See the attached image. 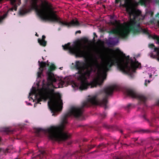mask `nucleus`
Listing matches in <instances>:
<instances>
[{
  "instance_id": "1",
  "label": "nucleus",
  "mask_w": 159,
  "mask_h": 159,
  "mask_svg": "<svg viewBox=\"0 0 159 159\" xmlns=\"http://www.w3.org/2000/svg\"><path fill=\"white\" fill-rule=\"evenodd\" d=\"M119 87L116 85L108 86L103 89L104 98L102 100L98 99L97 95H95L84 101L80 107H71L69 111L62 118L61 124L58 126H52L47 129H43V133H48L49 138L51 139L58 141H64L70 137V135L64 130L65 125L67 124V118L71 116L76 117L81 116L84 107H88L91 105H102L105 108L107 107L108 98L112 95L114 90H117Z\"/></svg>"
},
{
  "instance_id": "2",
  "label": "nucleus",
  "mask_w": 159,
  "mask_h": 159,
  "mask_svg": "<svg viewBox=\"0 0 159 159\" xmlns=\"http://www.w3.org/2000/svg\"><path fill=\"white\" fill-rule=\"evenodd\" d=\"M96 65L99 68L97 72L98 76L89 82L87 79L89 78L93 70L92 67L91 66L89 69L88 66L86 65L84 62L77 61H75L74 68L78 70L75 74V77L80 82L79 89L81 90H86L89 88L96 87L98 85L100 86L106 79V74L102 75L101 69L97 61Z\"/></svg>"
},
{
  "instance_id": "3",
  "label": "nucleus",
  "mask_w": 159,
  "mask_h": 159,
  "mask_svg": "<svg viewBox=\"0 0 159 159\" xmlns=\"http://www.w3.org/2000/svg\"><path fill=\"white\" fill-rule=\"evenodd\" d=\"M38 0H30V7L31 9L35 10L38 15L42 20L52 22H57L60 24L67 26L68 27H78L80 24L76 18L73 19L70 22L63 21L52 10V6L48 2L45 5H43L40 9L39 8L37 4Z\"/></svg>"
},
{
  "instance_id": "4",
  "label": "nucleus",
  "mask_w": 159,
  "mask_h": 159,
  "mask_svg": "<svg viewBox=\"0 0 159 159\" xmlns=\"http://www.w3.org/2000/svg\"><path fill=\"white\" fill-rule=\"evenodd\" d=\"M128 13L130 20L126 23L125 29L122 31V24L120 23V39L127 38L130 32L134 35L139 34L141 33L149 34L147 30L143 29L140 26L139 20L141 12L135 9Z\"/></svg>"
},
{
  "instance_id": "5",
  "label": "nucleus",
  "mask_w": 159,
  "mask_h": 159,
  "mask_svg": "<svg viewBox=\"0 0 159 159\" xmlns=\"http://www.w3.org/2000/svg\"><path fill=\"white\" fill-rule=\"evenodd\" d=\"M135 59V61L129 58V56L126 57L125 55L120 50V71L123 73L131 75L134 72L136 68L139 66L141 63Z\"/></svg>"
},
{
  "instance_id": "6",
  "label": "nucleus",
  "mask_w": 159,
  "mask_h": 159,
  "mask_svg": "<svg viewBox=\"0 0 159 159\" xmlns=\"http://www.w3.org/2000/svg\"><path fill=\"white\" fill-rule=\"evenodd\" d=\"M46 95L51 98L50 101L48 102V105L50 109L52 112H58L61 111L63 103L61 99V95L58 93L54 92V89H49L46 93Z\"/></svg>"
},
{
  "instance_id": "7",
  "label": "nucleus",
  "mask_w": 159,
  "mask_h": 159,
  "mask_svg": "<svg viewBox=\"0 0 159 159\" xmlns=\"http://www.w3.org/2000/svg\"><path fill=\"white\" fill-rule=\"evenodd\" d=\"M110 24L115 27L108 32L110 34H114L116 37L114 38H110L106 42L109 47H113L116 45L119 40V21L114 20L111 21Z\"/></svg>"
},
{
  "instance_id": "8",
  "label": "nucleus",
  "mask_w": 159,
  "mask_h": 159,
  "mask_svg": "<svg viewBox=\"0 0 159 159\" xmlns=\"http://www.w3.org/2000/svg\"><path fill=\"white\" fill-rule=\"evenodd\" d=\"M70 43H68L64 45H62L63 49L65 50H69V52L74 54L76 57H85L87 56L89 53L88 51L85 49L82 50L81 48V45L80 44H76L73 46H70Z\"/></svg>"
},
{
  "instance_id": "9",
  "label": "nucleus",
  "mask_w": 159,
  "mask_h": 159,
  "mask_svg": "<svg viewBox=\"0 0 159 159\" xmlns=\"http://www.w3.org/2000/svg\"><path fill=\"white\" fill-rule=\"evenodd\" d=\"M56 67L53 64L51 65L48 68V70L46 72L47 76L48 86H50L54 89L57 88V87H55L53 84V83L56 82L57 80L55 78L54 75L52 71L55 70Z\"/></svg>"
},
{
  "instance_id": "10",
  "label": "nucleus",
  "mask_w": 159,
  "mask_h": 159,
  "mask_svg": "<svg viewBox=\"0 0 159 159\" xmlns=\"http://www.w3.org/2000/svg\"><path fill=\"white\" fill-rule=\"evenodd\" d=\"M117 57H115L113 59L107 61L103 66V70L105 72L108 71L113 65H117V68L119 70V49H117Z\"/></svg>"
},
{
  "instance_id": "11",
  "label": "nucleus",
  "mask_w": 159,
  "mask_h": 159,
  "mask_svg": "<svg viewBox=\"0 0 159 159\" xmlns=\"http://www.w3.org/2000/svg\"><path fill=\"white\" fill-rule=\"evenodd\" d=\"M124 92L126 95L132 98H136L143 103L145 102L147 98L143 95L139 94L132 89H125Z\"/></svg>"
},
{
  "instance_id": "12",
  "label": "nucleus",
  "mask_w": 159,
  "mask_h": 159,
  "mask_svg": "<svg viewBox=\"0 0 159 159\" xmlns=\"http://www.w3.org/2000/svg\"><path fill=\"white\" fill-rule=\"evenodd\" d=\"M148 47L151 49H153V52L150 53L151 57L156 59L159 62V48L156 47L153 44L151 43L148 45Z\"/></svg>"
},
{
  "instance_id": "13",
  "label": "nucleus",
  "mask_w": 159,
  "mask_h": 159,
  "mask_svg": "<svg viewBox=\"0 0 159 159\" xmlns=\"http://www.w3.org/2000/svg\"><path fill=\"white\" fill-rule=\"evenodd\" d=\"M38 63H39V69L40 70H41V72H38V78H40L41 77V75L43 70L44 68L46 67L47 65L48 66H49V64H47L45 62L42 61L41 62H40L39 61H38Z\"/></svg>"
},
{
  "instance_id": "14",
  "label": "nucleus",
  "mask_w": 159,
  "mask_h": 159,
  "mask_svg": "<svg viewBox=\"0 0 159 159\" xmlns=\"http://www.w3.org/2000/svg\"><path fill=\"white\" fill-rule=\"evenodd\" d=\"M125 3L124 5L125 7L126 8V11L128 13L129 12L131 11L132 10L135 9L132 8L130 6V5L131 3L132 0H124ZM121 3L120 2V6Z\"/></svg>"
},
{
  "instance_id": "15",
  "label": "nucleus",
  "mask_w": 159,
  "mask_h": 159,
  "mask_svg": "<svg viewBox=\"0 0 159 159\" xmlns=\"http://www.w3.org/2000/svg\"><path fill=\"white\" fill-rule=\"evenodd\" d=\"M133 141H134V142L136 143L137 144L139 145H141L142 143L143 142L144 140L141 138H133Z\"/></svg>"
},
{
  "instance_id": "16",
  "label": "nucleus",
  "mask_w": 159,
  "mask_h": 159,
  "mask_svg": "<svg viewBox=\"0 0 159 159\" xmlns=\"http://www.w3.org/2000/svg\"><path fill=\"white\" fill-rule=\"evenodd\" d=\"M45 96L44 94H41L40 96V97L37 100V102L34 103V107H35V106L37 105V104L39 103L41 104V103L40 102L42 101L44 99L45 97Z\"/></svg>"
},
{
  "instance_id": "17",
  "label": "nucleus",
  "mask_w": 159,
  "mask_h": 159,
  "mask_svg": "<svg viewBox=\"0 0 159 159\" xmlns=\"http://www.w3.org/2000/svg\"><path fill=\"white\" fill-rule=\"evenodd\" d=\"M38 42L40 45L43 47H45L47 44V41L45 40H41L40 39H38Z\"/></svg>"
},
{
  "instance_id": "18",
  "label": "nucleus",
  "mask_w": 159,
  "mask_h": 159,
  "mask_svg": "<svg viewBox=\"0 0 159 159\" xmlns=\"http://www.w3.org/2000/svg\"><path fill=\"white\" fill-rule=\"evenodd\" d=\"M139 132L140 133H148L150 132V131L148 129H140L134 131V132Z\"/></svg>"
},
{
  "instance_id": "19",
  "label": "nucleus",
  "mask_w": 159,
  "mask_h": 159,
  "mask_svg": "<svg viewBox=\"0 0 159 159\" xmlns=\"http://www.w3.org/2000/svg\"><path fill=\"white\" fill-rule=\"evenodd\" d=\"M8 11L3 15L2 16H0V23L5 18L7 17L8 14Z\"/></svg>"
},
{
  "instance_id": "20",
  "label": "nucleus",
  "mask_w": 159,
  "mask_h": 159,
  "mask_svg": "<svg viewBox=\"0 0 159 159\" xmlns=\"http://www.w3.org/2000/svg\"><path fill=\"white\" fill-rule=\"evenodd\" d=\"M120 133H121L122 134L121 137L122 138H126L128 137L129 136V134L126 135L123 134V131L122 130L120 129Z\"/></svg>"
},
{
  "instance_id": "21",
  "label": "nucleus",
  "mask_w": 159,
  "mask_h": 159,
  "mask_svg": "<svg viewBox=\"0 0 159 159\" xmlns=\"http://www.w3.org/2000/svg\"><path fill=\"white\" fill-rule=\"evenodd\" d=\"M103 127L108 129H112L113 127L110 125H108L107 124H104L103 125Z\"/></svg>"
},
{
  "instance_id": "22",
  "label": "nucleus",
  "mask_w": 159,
  "mask_h": 159,
  "mask_svg": "<svg viewBox=\"0 0 159 159\" xmlns=\"http://www.w3.org/2000/svg\"><path fill=\"white\" fill-rule=\"evenodd\" d=\"M147 0H139V3L142 5H145Z\"/></svg>"
},
{
  "instance_id": "23",
  "label": "nucleus",
  "mask_w": 159,
  "mask_h": 159,
  "mask_svg": "<svg viewBox=\"0 0 159 159\" xmlns=\"http://www.w3.org/2000/svg\"><path fill=\"white\" fill-rule=\"evenodd\" d=\"M4 131L8 133H12L13 132L12 130H11L10 129L8 128H6L4 129Z\"/></svg>"
},
{
  "instance_id": "24",
  "label": "nucleus",
  "mask_w": 159,
  "mask_h": 159,
  "mask_svg": "<svg viewBox=\"0 0 159 159\" xmlns=\"http://www.w3.org/2000/svg\"><path fill=\"white\" fill-rule=\"evenodd\" d=\"M95 147L93 145H88V150H87V151H89Z\"/></svg>"
},
{
  "instance_id": "25",
  "label": "nucleus",
  "mask_w": 159,
  "mask_h": 159,
  "mask_svg": "<svg viewBox=\"0 0 159 159\" xmlns=\"http://www.w3.org/2000/svg\"><path fill=\"white\" fill-rule=\"evenodd\" d=\"M106 116L107 113L105 112H103L102 114H100V116L102 119L104 118Z\"/></svg>"
},
{
  "instance_id": "26",
  "label": "nucleus",
  "mask_w": 159,
  "mask_h": 159,
  "mask_svg": "<svg viewBox=\"0 0 159 159\" xmlns=\"http://www.w3.org/2000/svg\"><path fill=\"white\" fill-rule=\"evenodd\" d=\"M17 6L16 5H15L13 8L10 9V10L11 11H13V10L16 11L17 9Z\"/></svg>"
},
{
  "instance_id": "27",
  "label": "nucleus",
  "mask_w": 159,
  "mask_h": 159,
  "mask_svg": "<svg viewBox=\"0 0 159 159\" xmlns=\"http://www.w3.org/2000/svg\"><path fill=\"white\" fill-rule=\"evenodd\" d=\"M127 157L126 156H122L120 155V159H127Z\"/></svg>"
},
{
  "instance_id": "28",
  "label": "nucleus",
  "mask_w": 159,
  "mask_h": 159,
  "mask_svg": "<svg viewBox=\"0 0 159 159\" xmlns=\"http://www.w3.org/2000/svg\"><path fill=\"white\" fill-rule=\"evenodd\" d=\"M20 1V0H19ZM16 0H11V3L12 5H14Z\"/></svg>"
},
{
  "instance_id": "29",
  "label": "nucleus",
  "mask_w": 159,
  "mask_h": 159,
  "mask_svg": "<svg viewBox=\"0 0 159 159\" xmlns=\"http://www.w3.org/2000/svg\"><path fill=\"white\" fill-rule=\"evenodd\" d=\"M121 145V147L122 148L124 147H126L127 146V145L125 143H120V145Z\"/></svg>"
},
{
  "instance_id": "30",
  "label": "nucleus",
  "mask_w": 159,
  "mask_h": 159,
  "mask_svg": "<svg viewBox=\"0 0 159 159\" xmlns=\"http://www.w3.org/2000/svg\"><path fill=\"white\" fill-rule=\"evenodd\" d=\"M158 36H157L156 35H153L152 36V38L154 39H157V38L158 37Z\"/></svg>"
},
{
  "instance_id": "31",
  "label": "nucleus",
  "mask_w": 159,
  "mask_h": 159,
  "mask_svg": "<svg viewBox=\"0 0 159 159\" xmlns=\"http://www.w3.org/2000/svg\"><path fill=\"white\" fill-rule=\"evenodd\" d=\"M83 41L85 43H87V42H88V41H89L88 39L87 38H85L83 39Z\"/></svg>"
},
{
  "instance_id": "32",
  "label": "nucleus",
  "mask_w": 159,
  "mask_h": 159,
  "mask_svg": "<svg viewBox=\"0 0 159 159\" xmlns=\"http://www.w3.org/2000/svg\"><path fill=\"white\" fill-rule=\"evenodd\" d=\"M152 148H153V147L152 146H151L149 147H148L146 146L145 147V149L146 150L147 149H149L151 150V149H152Z\"/></svg>"
},
{
  "instance_id": "33",
  "label": "nucleus",
  "mask_w": 159,
  "mask_h": 159,
  "mask_svg": "<svg viewBox=\"0 0 159 159\" xmlns=\"http://www.w3.org/2000/svg\"><path fill=\"white\" fill-rule=\"evenodd\" d=\"M157 41L156 42V43L157 44H159V37L158 36L157 38V39H156Z\"/></svg>"
},
{
  "instance_id": "34",
  "label": "nucleus",
  "mask_w": 159,
  "mask_h": 159,
  "mask_svg": "<svg viewBox=\"0 0 159 159\" xmlns=\"http://www.w3.org/2000/svg\"><path fill=\"white\" fill-rule=\"evenodd\" d=\"M100 128L99 126H97L95 128V129L97 131H99L100 130Z\"/></svg>"
},
{
  "instance_id": "35",
  "label": "nucleus",
  "mask_w": 159,
  "mask_h": 159,
  "mask_svg": "<svg viewBox=\"0 0 159 159\" xmlns=\"http://www.w3.org/2000/svg\"><path fill=\"white\" fill-rule=\"evenodd\" d=\"M119 2V0H115V3L116 5V4H118V3Z\"/></svg>"
},
{
  "instance_id": "36",
  "label": "nucleus",
  "mask_w": 159,
  "mask_h": 159,
  "mask_svg": "<svg viewBox=\"0 0 159 159\" xmlns=\"http://www.w3.org/2000/svg\"><path fill=\"white\" fill-rule=\"evenodd\" d=\"M46 38V37L45 35H43L42 36V39L41 40H45V39Z\"/></svg>"
},
{
  "instance_id": "37",
  "label": "nucleus",
  "mask_w": 159,
  "mask_h": 159,
  "mask_svg": "<svg viewBox=\"0 0 159 159\" xmlns=\"http://www.w3.org/2000/svg\"><path fill=\"white\" fill-rule=\"evenodd\" d=\"M81 33V31L80 30H78V31H76V32H75V34H76L77 33H79V34H80Z\"/></svg>"
},
{
  "instance_id": "38",
  "label": "nucleus",
  "mask_w": 159,
  "mask_h": 159,
  "mask_svg": "<svg viewBox=\"0 0 159 159\" xmlns=\"http://www.w3.org/2000/svg\"><path fill=\"white\" fill-rule=\"evenodd\" d=\"M131 106V104H129L127 106V107L128 108H129Z\"/></svg>"
},
{
  "instance_id": "39",
  "label": "nucleus",
  "mask_w": 159,
  "mask_h": 159,
  "mask_svg": "<svg viewBox=\"0 0 159 159\" xmlns=\"http://www.w3.org/2000/svg\"><path fill=\"white\" fill-rule=\"evenodd\" d=\"M157 105L159 106V100L157 101Z\"/></svg>"
},
{
  "instance_id": "40",
  "label": "nucleus",
  "mask_w": 159,
  "mask_h": 159,
  "mask_svg": "<svg viewBox=\"0 0 159 159\" xmlns=\"http://www.w3.org/2000/svg\"><path fill=\"white\" fill-rule=\"evenodd\" d=\"M93 35L95 36L96 37H97V35H96V34L95 33H93Z\"/></svg>"
},
{
  "instance_id": "41",
  "label": "nucleus",
  "mask_w": 159,
  "mask_h": 159,
  "mask_svg": "<svg viewBox=\"0 0 159 159\" xmlns=\"http://www.w3.org/2000/svg\"><path fill=\"white\" fill-rule=\"evenodd\" d=\"M93 35L95 36L96 37H97V35H96V34L95 33H93Z\"/></svg>"
},
{
  "instance_id": "42",
  "label": "nucleus",
  "mask_w": 159,
  "mask_h": 159,
  "mask_svg": "<svg viewBox=\"0 0 159 159\" xmlns=\"http://www.w3.org/2000/svg\"><path fill=\"white\" fill-rule=\"evenodd\" d=\"M93 35L95 36L96 37H97V35H96V34L95 33H93Z\"/></svg>"
},
{
  "instance_id": "43",
  "label": "nucleus",
  "mask_w": 159,
  "mask_h": 159,
  "mask_svg": "<svg viewBox=\"0 0 159 159\" xmlns=\"http://www.w3.org/2000/svg\"><path fill=\"white\" fill-rule=\"evenodd\" d=\"M83 141H84V142H86V141H87V139H83Z\"/></svg>"
},
{
  "instance_id": "44",
  "label": "nucleus",
  "mask_w": 159,
  "mask_h": 159,
  "mask_svg": "<svg viewBox=\"0 0 159 159\" xmlns=\"http://www.w3.org/2000/svg\"><path fill=\"white\" fill-rule=\"evenodd\" d=\"M153 14V12H151V16H152Z\"/></svg>"
},
{
  "instance_id": "45",
  "label": "nucleus",
  "mask_w": 159,
  "mask_h": 159,
  "mask_svg": "<svg viewBox=\"0 0 159 159\" xmlns=\"http://www.w3.org/2000/svg\"><path fill=\"white\" fill-rule=\"evenodd\" d=\"M158 16V17H159V13H158L156 15V16Z\"/></svg>"
},
{
  "instance_id": "46",
  "label": "nucleus",
  "mask_w": 159,
  "mask_h": 159,
  "mask_svg": "<svg viewBox=\"0 0 159 159\" xmlns=\"http://www.w3.org/2000/svg\"><path fill=\"white\" fill-rule=\"evenodd\" d=\"M106 135H106V134L104 135V138L105 139H106V138L105 136H106Z\"/></svg>"
},
{
  "instance_id": "47",
  "label": "nucleus",
  "mask_w": 159,
  "mask_h": 159,
  "mask_svg": "<svg viewBox=\"0 0 159 159\" xmlns=\"http://www.w3.org/2000/svg\"><path fill=\"white\" fill-rule=\"evenodd\" d=\"M35 35L37 36H38V37L39 36V35L37 34V33H36V34H35Z\"/></svg>"
},
{
  "instance_id": "48",
  "label": "nucleus",
  "mask_w": 159,
  "mask_h": 159,
  "mask_svg": "<svg viewBox=\"0 0 159 159\" xmlns=\"http://www.w3.org/2000/svg\"><path fill=\"white\" fill-rule=\"evenodd\" d=\"M61 82L62 83V85L63 86V85L64 84V82H63V81H62Z\"/></svg>"
},
{
  "instance_id": "49",
  "label": "nucleus",
  "mask_w": 159,
  "mask_h": 159,
  "mask_svg": "<svg viewBox=\"0 0 159 159\" xmlns=\"http://www.w3.org/2000/svg\"><path fill=\"white\" fill-rule=\"evenodd\" d=\"M31 93H29V96H31Z\"/></svg>"
},
{
  "instance_id": "50",
  "label": "nucleus",
  "mask_w": 159,
  "mask_h": 159,
  "mask_svg": "<svg viewBox=\"0 0 159 159\" xmlns=\"http://www.w3.org/2000/svg\"><path fill=\"white\" fill-rule=\"evenodd\" d=\"M28 105H31V103H28Z\"/></svg>"
},
{
  "instance_id": "51",
  "label": "nucleus",
  "mask_w": 159,
  "mask_h": 159,
  "mask_svg": "<svg viewBox=\"0 0 159 159\" xmlns=\"http://www.w3.org/2000/svg\"><path fill=\"white\" fill-rule=\"evenodd\" d=\"M116 159H119V158L118 157H116Z\"/></svg>"
},
{
  "instance_id": "52",
  "label": "nucleus",
  "mask_w": 159,
  "mask_h": 159,
  "mask_svg": "<svg viewBox=\"0 0 159 159\" xmlns=\"http://www.w3.org/2000/svg\"><path fill=\"white\" fill-rule=\"evenodd\" d=\"M93 40H94V41H95V37H94L93 39Z\"/></svg>"
},
{
  "instance_id": "53",
  "label": "nucleus",
  "mask_w": 159,
  "mask_h": 159,
  "mask_svg": "<svg viewBox=\"0 0 159 159\" xmlns=\"http://www.w3.org/2000/svg\"><path fill=\"white\" fill-rule=\"evenodd\" d=\"M20 14H21V15H22V14H23V13H22V12H20Z\"/></svg>"
},
{
  "instance_id": "54",
  "label": "nucleus",
  "mask_w": 159,
  "mask_h": 159,
  "mask_svg": "<svg viewBox=\"0 0 159 159\" xmlns=\"http://www.w3.org/2000/svg\"><path fill=\"white\" fill-rule=\"evenodd\" d=\"M101 146V145H99L98 146V147H99V148H100Z\"/></svg>"
},
{
  "instance_id": "55",
  "label": "nucleus",
  "mask_w": 159,
  "mask_h": 159,
  "mask_svg": "<svg viewBox=\"0 0 159 159\" xmlns=\"http://www.w3.org/2000/svg\"><path fill=\"white\" fill-rule=\"evenodd\" d=\"M148 83H150V81H149V80H148Z\"/></svg>"
},
{
  "instance_id": "56",
  "label": "nucleus",
  "mask_w": 159,
  "mask_h": 159,
  "mask_svg": "<svg viewBox=\"0 0 159 159\" xmlns=\"http://www.w3.org/2000/svg\"><path fill=\"white\" fill-rule=\"evenodd\" d=\"M63 68L62 67H60V69H62L61 68Z\"/></svg>"
},
{
  "instance_id": "57",
  "label": "nucleus",
  "mask_w": 159,
  "mask_h": 159,
  "mask_svg": "<svg viewBox=\"0 0 159 159\" xmlns=\"http://www.w3.org/2000/svg\"><path fill=\"white\" fill-rule=\"evenodd\" d=\"M143 117L145 119V117L144 116H143Z\"/></svg>"
},
{
  "instance_id": "58",
  "label": "nucleus",
  "mask_w": 159,
  "mask_h": 159,
  "mask_svg": "<svg viewBox=\"0 0 159 159\" xmlns=\"http://www.w3.org/2000/svg\"><path fill=\"white\" fill-rule=\"evenodd\" d=\"M43 59L44 60L43 57H42Z\"/></svg>"
},
{
  "instance_id": "59",
  "label": "nucleus",
  "mask_w": 159,
  "mask_h": 159,
  "mask_svg": "<svg viewBox=\"0 0 159 159\" xmlns=\"http://www.w3.org/2000/svg\"><path fill=\"white\" fill-rule=\"evenodd\" d=\"M120 91L121 90V88H120Z\"/></svg>"
},
{
  "instance_id": "60",
  "label": "nucleus",
  "mask_w": 159,
  "mask_h": 159,
  "mask_svg": "<svg viewBox=\"0 0 159 159\" xmlns=\"http://www.w3.org/2000/svg\"><path fill=\"white\" fill-rule=\"evenodd\" d=\"M145 84L146 85V82H145Z\"/></svg>"
},
{
  "instance_id": "61",
  "label": "nucleus",
  "mask_w": 159,
  "mask_h": 159,
  "mask_svg": "<svg viewBox=\"0 0 159 159\" xmlns=\"http://www.w3.org/2000/svg\"><path fill=\"white\" fill-rule=\"evenodd\" d=\"M151 126H153V125H150Z\"/></svg>"
},
{
  "instance_id": "62",
  "label": "nucleus",
  "mask_w": 159,
  "mask_h": 159,
  "mask_svg": "<svg viewBox=\"0 0 159 159\" xmlns=\"http://www.w3.org/2000/svg\"><path fill=\"white\" fill-rule=\"evenodd\" d=\"M75 86H76V84H75Z\"/></svg>"
},
{
  "instance_id": "63",
  "label": "nucleus",
  "mask_w": 159,
  "mask_h": 159,
  "mask_svg": "<svg viewBox=\"0 0 159 159\" xmlns=\"http://www.w3.org/2000/svg\"><path fill=\"white\" fill-rule=\"evenodd\" d=\"M158 24L159 25V21L158 22Z\"/></svg>"
},
{
  "instance_id": "64",
  "label": "nucleus",
  "mask_w": 159,
  "mask_h": 159,
  "mask_svg": "<svg viewBox=\"0 0 159 159\" xmlns=\"http://www.w3.org/2000/svg\"><path fill=\"white\" fill-rule=\"evenodd\" d=\"M84 47H86L85 46H84Z\"/></svg>"
}]
</instances>
